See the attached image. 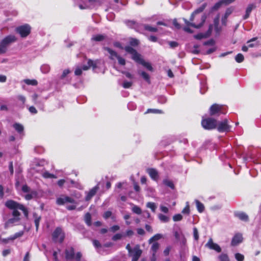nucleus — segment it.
Masks as SVG:
<instances>
[{"instance_id":"35","label":"nucleus","mask_w":261,"mask_h":261,"mask_svg":"<svg viewBox=\"0 0 261 261\" xmlns=\"http://www.w3.org/2000/svg\"><path fill=\"white\" fill-rule=\"evenodd\" d=\"M138 73L140 74L143 78L147 82H150L149 75L144 71H138Z\"/></svg>"},{"instance_id":"52","label":"nucleus","mask_w":261,"mask_h":261,"mask_svg":"<svg viewBox=\"0 0 261 261\" xmlns=\"http://www.w3.org/2000/svg\"><path fill=\"white\" fill-rule=\"evenodd\" d=\"M116 59L118 60L119 64L122 65H124L125 64V59L121 57L120 56H119Z\"/></svg>"},{"instance_id":"37","label":"nucleus","mask_w":261,"mask_h":261,"mask_svg":"<svg viewBox=\"0 0 261 261\" xmlns=\"http://www.w3.org/2000/svg\"><path fill=\"white\" fill-rule=\"evenodd\" d=\"M220 261H230L226 254L222 253L218 256Z\"/></svg>"},{"instance_id":"44","label":"nucleus","mask_w":261,"mask_h":261,"mask_svg":"<svg viewBox=\"0 0 261 261\" xmlns=\"http://www.w3.org/2000/svg\"><path fill=\"white\" fill-rule=\"evenodd\" d=\"M41 70L43 73H46L49 72L50 67L47 65H44L41 66Z\"/></svg>"},{"instance_id":"59","label":"nucleus","mask_w":261,"mask_h":261,"mask_svg":"<svg viewBox=\"0 0 261 261\" xmlns=\"http://www.w3.org/2000/svg\"><path fill=\"white\" fill-rule=\"evenodd\" d=\"M111 215H112V212H110V211H107V212H106L104 213V214L103 215V217L105 219H108V218L111 217Z\"/></svg>"},{"instance_id":"61","label":"nucleus","mask_w":261,"mask_h":261,"mask_svg":"<svg viewBox=\"0 0 261 261\" xmlns=\"http://www.w3.org/2000/svg\"><path fill=\"white\" fill-rule=\"evenodd\" d=\"M93 244L96 248H99L101 247V244L97 240H93Z\"/></svg>"},{"instance_id":"58","label":"nucleus","mask_w":261,"mask_h":261,"mask_svg":"<svg viewBox=\"0 0 261 261\" xmlns=\"http://www.w3.org/2000/svg\"><path fill=\"white\" fill-rule=\"evenodd\" d=\"M199 47V46L197 45H195L194 46V49L191 50V52L194 54H197L199 53V51L198 50V48Z\"/></svg>"},{"instance_id":"6","label":"nucleus","mask_w":261,"mask_h":261,"mask_svg":"<svg viewBox=\"0 0 261 261\" xmlns=\"http://www.w3.org/2000/svg\"><path fill=\"white\" fill-rule=\"evenodd\" d=\"M15 30L21 37L25 38L30 34L31 27L29 24H25L17 27Z\"/></svg>"},{"instance_id":"3","label":"nucleus","mask_w":261,"mask_h":261,"mask_svg":"<svg viewBox=\"0 0 261 261\" xmlns=\"http://www.w3.org/2000/svg\"><path fill=\"white\" fill-rule=\"evenodd\" d=\"M125 50L126 51L132 55V58L136 62L142 64L148 70L151 71H153V68L151 66L150 63L147 62H145L144 60H143L141 58V55L138 53L137 51L133 48L130 46H126L125 47Z\"/></svg>"},{"instance_id":"34","label":"nucleus","mask_w":261,"mask_h":261,"mask_svg":"<svg viewBox=\"0 0 261 261\" xmlns=\"http://www.w3.org/2000/svg\"><path fill=\"white\" fill-rule=\"evenodd\" d=\"M33 216L35 218L34 222H35L36 228V229L37 230L39 227V222L41 220V217L38 216L36 214H34Z\"/></svg>"},{"instance_id":"40","label":"nucleus","mask_w":261,"mask_h":261,"mask_svg":"<svg viewBox=\"0 0 261 261\" xmlns=\"http://www.w3.org/2000/svg\"><path fill=\"white\" fill-rule=\"evenodd\" d=\"M124 235L122 233H118L115 234L112 238V240L114 241H116L119 240H121Z\"/></svg>"},{"instance_id":"24","label":"nucleus","mask_w":261,"mask_h":261,"mask_svg":"<svg viewBox=\"0 0 261 261\" xmlns=\"http://www.w3.org/2000/svg\"><path fill=\"white\" fill-rule=\"evenodd\" d=\"M195 202L196 207H197V209L199 213L203 212L204 211V206L203 204V203L200 202L198 200H195Z\"/></svg>"},{"instance_id":"10","label":"nucleus","mask_w":261,"mask_h":261,"mask_svg":"<svg viewBox=\"0 0 261 261\" xmlns=\"http://www.w3.org/2000/svg\"><path fill=\"white\" fill-rule=\"evenodd\" d=\"M142 253V251L140 249V246L136 245L132 251L129 253V255L132 257V261H138Z\"/></svg>"},{"instance_id":"31","label":"nucleus","mask_w":261,"mask_h":261,"mask_svg":"<svg viewBox=\"0 0 261 261\" xmlns=\"http://www.w3.org/2000/svg\"><path fill=\"white\" fill-rule=\"evenodd\" d=\"M23 234V231H20L15 233L13 236L8 238V240H14L18 238L21 237Z\"/></svg>"},{"instance_id":"22","label":"nucleus","mask_w":261,"mask_h":261,"mask_svg":"<svg viewBox=\"0 0 261 261\" xmlns=\"http://www.w3.org/2000/svg\"><path fill=\"white\" fill-rule=\"evenodd\" d=\"M255 8V5L254 4H249L246 10V14L244 16V19H246L248 18L250 15V14L252 10Z\"/></svg>"},{"instance_id":"1","label":"nucleus","mask_w":261,"mask_h":261,"mask_svg":"<svg viewBox=\"0 0 261 261\" xmlns=\"http://www.w3.org/2000/svg\"><path fill=\"white\" fill-rule=\"evenodd\" d=\"M5 205L8 208L13 210L12 215L14 217L12 218L9 219L5 223V227H9L10 224L18 222L20 220L19 216L20 213L18 212V210H21L25 217H28V211L25 207L12 200H9L6 202Z\"/></svg>"},{"instance_id":"33","label":"nucleus","mask_w":261,"mask_h":261,"mask_svg":"<svg viewBox=\"0 0 261 261\" xmlns=\"http://www.w3.org/2000/svg\"><path fill=\"white\" fill-rule=\"evenodd\" d=\"M234 7H231L227 9L224 14L225 19H227V17L233 12Z\"/></svg>"},{"instance_id":"48","label":"nucleus","mask_w":261,"mask_h":261,"mask_svg":"<svg viewBox=\"0 0 261 261\" xmlns=\"http://www.w3.org/2000/svg\"><path fill=\"white\" fill-rule=\"evenodd\" d=\"M43 176L45 178H56V176L54 174H50L48 172H45L43 173Z\"/></svg>"},{"instance_id":"54","label":"nucleus","mask_w":261,"mask_h":261,"mask_svg":"<svg viewBox=\"0 0 261 261\" xmlns=\"http://www.w3.org/2000/svg\"><path fill=\"white\" fill-rule=\"evenodd\" d=\"M122 73L125 74L126 77L129 79H133L134 78V75L128 72L123 71H122Z\"/></svg>"},{"instance_id":"39","label":"nucleus","mask_w":261,"mask_h":261,"mask_svg":"<svg viewBox=\"0 0 261 261\" xmlns=\"http://www.w3.org/2000/svg\"><path fill=\"white\" fill-rule=\"evenodd\" d=\"M85 221L86 224L88 226H90L91 224V215L89 213H87L85 216Z\"/></svg>"},{"instance_id":"28","label":"nucleus","mask_w":261,"mask_h":261,"mask_svg":"<svg viewBox=\"0 0 261 261\" xmlns=\"http://www.w3.org/2000/svg\"><path fill=\"white\" fill-rule=\"evenodd\" d=\"M160 247V244L157 242H154L152 243L151 247V250L152 252V254L155 255L158 250Z\"/></svg>"},{"instance_id":"43","label":"nucleus","mask_w":261,"mask_h":261,"mask_svg":"<svg viewBox=\"0 0 261 261\" xmlns=\"http://www.w3.org/2000/svg\"><path fill=\"white\" fill-rule=\"evenodd\" d=\"M132 85H133L132 82H128V81H124V82L122 84V87L125 89L130 88Z\"/></svg>"},{"instance_id":"30","label":"nucleus","mask_w":261,"mask_h":261,"mask_svg":"<svg viewBox=\"0 0 261 261\" xmlns=\"http://www.w3.org/2000/svg\"><path fill=\"white\" fill-rule=\"evenodd\" d=\"M105 36L104 35L98 34L93 36L92 37L91 39L95 41H100L103 40L105 39Z\"/></svg>"},{"instance_id":"20","label":"nucleus","mask_w":261,"mask_h":261,"mask_svg":"<svg viewBox=\"0 0 261 261\" xmlns=\"http://www.w3.org/2000/svg\"><path fill=\"white\" fill-rule=\"evenodd\" d=\"M235 216L238 217L240 220L247 222L248 221V215L243 212H237L235 213Z\"/></svg>"},{"instance_id":"38","label":"nucleus","mask_w":261,"mask_h":261,"mask_svg":"<svg viewBox=\"0 0 261 261\" xmlns=\"http://www.w3.org/2000/svg\"><path fill=\"white\" fill-rule=\"evenodd\" d=\"M132 210L133 213L138 215L141 214L142 213L141 209L137 205H133Z\"/></svg>"},{"instance_id":"9","label":"nucleus","mask_w":261,"mask_h":261,"mask_svg":"<svg viewBox=\"0 0 261 261\" xmlns=\"http://www.w3.org/2000/svg\"><path fill=\"white\" fill-rule=\"evenodd\" d=\"M219 132H228L230 130L231 126L228 124L227 119L217 122L216 127Z\"/></svg>"},{"instance_id":"14","label":"nucleus","mask_w":261,"mask_h":261,"mask_svg":"<svg viewBox=\"0 0 261 261\" xmlns=\"http://www.w3.org/2000/svg\"><path fill=\"white\" fill-rule=\"evenodd\" d=\"M103 49L108 53V54H106V55H107L109 59L112 60H115L119 56L118 54L115 51L109 47H104Z\"/></svg>"},{"instance_id":"36","label":"nucleus","mask_w":261,"mask_h":261,"mask_svg":"<svg viewBox=\"0 0 261 261\" xmlns=\"http://www.w3.org/2000/svg\"><path fill=\"white\" fill-rule=\"evenodd\" d=\"M163 184L165 185L166 186L171 188V189H174V184H173L172 181L168 179H165L163 180Z\"/></svg>"},{"instance_id":"55","label":"nucleus","mask_w":261,"mask_h":261,"mask_svg":"<svg viewBox=\"0 0 261 261\" xmlns=\"http://www.w3.org/2000/svg\"><path fill=\"white\" fill-rule=\"evenodd\" d=\"M171 249V246L167 247L164 250V254L165 256H168L169 254V252Z\"/></svg>"},{"instance_id":"42","label":"nucleus","mask_w":261,"mask_h":261,"mask_svg":"<svg viewBox=\"0 0 261 261\" xmlns=\"http://www.w3.org/2000/svg\"><path fill=\"white\" fill-rule=\"evenodd\" d=\"M244 58L242 54H238L235 58L236 61L238 63H241L244 61Z\"/></svg>"},{"instance_id":"45","label":"nucleus","mask_w":261,"mask_h":261,"mask_svg":"<svg viewBox=\"0 0 261 261\" xmlns=\"http://www.w3.org/2000/svg\"><path fill=\"white\" fill-rule=\"evenodd\" d=\"M146 206L150 208L153 212H155L156 206L154 203L150 202H148L146 204Z\"/></svg>"},{"instance_id":"23","label":"nucleus","mask_w":261,"mask_h":261,"mask_svg":"<svg viewBox=\"0 0 261 261\" xmlns=\"http://www.w3.org/2000/svg\"><path fill=\"white\" fill-rule=\"evenodd\" d=\"M88 66L84 65L82 67V70H87L90 67H93V68L96 67V63L91 60H89L88 61Z\"/></svg>"},{"instance_id":"2","label":"nucleus","mask_w":261,"mask_h":261,"mask_svg":"<svg viewBox=\"0 0 261 261\" xmlns=\"http://www.w3.org/2000/svg\"><path fill=\"white\" fill-rule=\"evenodd\" d=\"M206 6V3H204L203 4L198 8L196 9L192 14L189 21L185 18L184 19L185 23L187 25L184 28V30L185 31L190 33H192L193 31L189 28V27L191 26L195 29H199L203 25L204 22L205 21V16L203 15L201 16L200 22L199 23H198L197 21H195V17L197 14L202 12L205 9Z\"/></svg>"},{"instance_id":"47","label":"nucleus","mask_w":261,"mask_h":261,"mask_svg":"<svg viewBox=\"0 0 261 261\" xmlns=\"http://www.w3.org/2000/svg\"><path fill=\"white\" fill-rule=\"evenodd\" d=\"M36 195V193L34 191H31L30 193L27 194L25 196V198L27 200H30Z\"/></svg>"},{"instance_id":"17","label":"nucleus","mask_w":261,"mask_h":261,"mask_svg":"<svg viewBox=\"0 0 261 261\" xmlns=\"http://www.w3.org/2000/svg\"><path fill=\"white\" fill-rule=\"evenodd\" d=\"M242 241V235L241 233H237L233 237L231 240V245L233 246H236L241 243Z\"/></svg>"},{"instance_id":"27","label":"nucleus","mask_w":261,"mask_h":261,"mask_svg":"<svg viewBox=\"0 0 261 261\" xmlns=\"http://www.w3.org/2000/svg\"><path fill=\"white\" fill-rule=\"evenodd\" d=\"M163 238V235L160 233H157L151 237L149 240V244H151L154 241H158Z\"/></svg>"},{"instance_id":"16","label":"nucleus","mask_w":261,"mask_h":261,"mask_svg":"<svg viewBox=\"0 0 261 261\" xmlns=\"http://www.w3.org/2000/svg\"><path fill=\"white\" fill-rule=\"evenodd\" d=\"M99 189L98 185L91 189L89 192H86L87 195L85 197L86 201H89L96 193Z\"/></svg>"},{"instance_id":"11","label":"nucleus","mask_w":261,"mask_h":261,"mask_svg":"<svg viewBox=\"0 0 261 261\" xmlns=\"http://www.w3.org/2000/svg\"><path fill=\"white\" fill-rule=\"evenodd\" d=\"M56 202L58 205H63L66 203H74L75 200L70 197L62 195L57 199Z\"/></svg>"},{"instance_id":"57","label":"nucleus","mask_w":261,"mask_h":261,"mask_svg":"<svg viewBox=\"0 0 261 261\" xmlns=\"http://www.w3.org/2000/svg\"><path fill=\"white\" fill-rule=\"evenodd\" d=\"M82 69L81 68H80V67H77L76 69H75V70L74 71V73L76 75H80L82 74Z\"/></svg>"},{"instance_id":"26","label":"nucleus","mask_w":261,"mask_h":261,"mask_svg":"<svg viewBox=\"0 0 261 261\" xmlns=\"http://www.w3.org/2000/svg\"><path fill=\"white\" fill-rule=\"evenodd\" d=\"M15 129L19 133H21L24 129L23 125L20 123H15L13 125Z\"/></svg>"},{"instance_id":"53","label":"nucleus","mask_w":261,"mask_h":261,"mask_svg":"<svg viewBox=\"0 0 261 261\" xmlns=\"http://www.w3.org/2000/svg\"><path fill=\"white\" fill-rule=\"evenodd\" d=\"M223 4V3L222 2V1H221L220 2H218V3H217L212 8V10H217L218 9H219L220 8V7L221 6V5Z\"/></svg>"},{"instance_id":"32","label":"nucleus","mask_w":261,"mask_h":261,"mask_svg":"<svg viewBox=\"0 0 261 261\" xmlns=\"http://www.w3.org/2000/svg\"><path fill=\"white\" fill-rule=\"evenodd\" d=\"M158 218L162 222H167L169 220V217L162 214H159L158 215Z\"/></svg>"},{"instance_id":"62","label":"nucleus","mask_w":261,"mask_h":261,"mask_svg":"<svg viewBox=\"0 0 261 261\" xmlns=\"http://www.w3.org/2000/svg\"><path fill=\"white\" fill-rule=\"evenodd\" d=\"M29 111L33 114H36L37 113L36 109L33 106H31L29 108Z\"/></svg>"},{"instance_id":"18","label":"nucleus","mask_w":261,"mask_h":261,"mask_svg":"<svg viewBox=\"0 0 261 261\" xmlns=\"http://www.w3.org/2000/svg\"><path fill=\"white\" fill-rule=\"evenodd\" d=\"M147 173L150 177L154 180H157L159 178L158 171L154 169L150 168L147 169Z\"/></svg>"},{"instance_id":"25","label":"nucleus","mask_w":261,"mask_h":261,"mask_svg":"<svg viewBox=\"0 0 261 261\" xmlns=\"http://www.w3.org/2000/svg\"><path fill=\"white\" fill-rule=\"evenodd\" d=\"M257 39V37H254V38H252V39H251L250 40H248L247 41V43H249L248 47H254L258 46L259 45L258 42H256L254 43H251L252 42H254V41H256Z\"/></svg>"},{"instance_id":"19","label":"nucleus","mask_w":261,"mask_h":261,"mask_svg":"<svg viewBox=\"0 0 261 261\" xmlns=\"http://www.w3.org/2000/svg\"><path fill=\"white\" fill-rule=\"evenodd\" d=\"M219 16H217L216 18H215L214 20V24H212L213 26H214L215 31L217 34H219L221 30V27H219Z\"/></svg>"},{"instance_id":"13","label":"nucleus","mask_w":261,"mask_h":261,"mask_svg":"<svg viewBox=\"0 0 261 261\" xmlns=\"http://www.w3.org/2000/svg\"><path fill=\"white\" fill-rule=\"evenodd\" d=\"M205 247L212 250H214L217 252L221 251V248L219 245L215 243L212 238H210L207 243L205 244Z\"/></svg>"},{"instance_id":"5","label":"nucleus","mask_w":261,"mask_h":261,"mask_svg":"<svg viewBox=\"0 0 261 261\" xmlns=\"http://www.w3.org/2000/svg\"><path fill=\"white\" fill-rule=\"evenodd\" d=\"M201 125L205 129H213L216 128L217 121L216 119L212 118L203 119L201 121Z\"/></svg>"},{"instance_id":"51","label":"nucleus","mask_w":261,"mask_h":261,"mask_svg":"<svg viewBox=\"0 0 261 261\" xmlns=\"http://www.w3.org/2000/svg\"><path fill=\"white\" fill-rule=\"evenodd\" d=\"M193 234L195 240L197 241L199 239V234L198 230L196 227L193 228Z\"/></svg>"},{"instance_id":"4","label":"nucleus","mask_w":261,"mask_h":261,"mask_svg":"<svg viewBox=\"0 0 261 261\" xmlns=\"http://www.w3.org/2000/svg\"><path fill=\"white\" fill-rule=\"evenodd\" d=\"M16 37L13 35H10L4 38L0 42V49H2L3 54L7 52V46L11 43L16 41Z\"/></svg>"},{"instance_id":"50","label":"nucleus","mask_w":261,"mask_h":261,"mask_svg":"<svg viewBox=\"0 0 261 261\" xmlns=\"http://www.w3.org/2000/svg\"><path fill=\"white\" fill-rule=\"evenodd\" d=\"M235 258L238 261H243L244 259V256L243 255L237 253L235 254Z\"/></svg>"},{"instance_id":"8","label":"nucleus","mask_w":261,"mask_h":261,"mask_svg":"<svg viewBox=\"0 0 261 261\" xmlns=\"http://www.w3.org/2000/svg\"><path fill=\"white\" fill-rule=\"evenodd\" d=\"M53 240L55 242L62 243L65 238V234L62 229L57 227L52 234Z\"/></svg>"},{"instance_id":"15","label":"nucleus","mask_w":261,"mask_h":261,"mask_svg":"<svg viewBox=\"0 0 261 261\" xmlns=\"http://www.w3.org/2000/svg\"><path fill=\"white\" fill-rule=\"evenodd\" d=\"M213 30V25H210L208 31L205 33H200L197 35H194V38L196 39H201L209 37Z\"/></svg>"},{"instance_id":"63","label":"nucleus","mask_w":261,"mask_h":261,"mask_svg":"<svg viewBox=\"0 0 261 261\" xmlns=\"http://www.w3.org/2000/svg\"><path fill=\"white\" fill-rule=\"evenodd\" d=\"M139 43V41L138 40L135 39H132L131 41H130V44L132 45H137Z\"/></svg>"},{"instance_id":"60","label":"nucleus","mask_w":261,"mask_h":261,"mask_svg":"<svg viewBox=\"0 0 261 261\" xmlns=\"http://www.w3.org/2000/svg\"><path fill=\"white\" fill-rule=\"evenodd\" d=\"M22 190L24 192H30V188L27 185H23L22 187Z\"/></svg>"},{"instance_id":"21","label":"nucleus","mask_w":261,"mask_h":261,"mask_svg":"<svg viewBox=\"0 0 261 261\" xmlns=\"http://www.w3.org/2000/svg\"><path fill=\"white\" fill-rule=\"evenodd\" d=\"M74 252L73 248L71 247L68 249H66L65 251L66 258L67 259H73L74 257Z\"/></svg>"},{"instance_id":"12","label":"nucleus","mask_w":261,"mask_h":261,"mask_svg":"<svg viewBox=\"0 0 261 261\" xmlns=\"http://www.w3.org/2000/svg\"><path fill=\"white\" fill-rule=\"evenodd\" d=\"M99 5V2L97 0H88L84 5H80L81 9H91Z\"/></svg>"},{"instance_id":"7","label":"nucleus","mask_w":261,"mask_h":261,"mask_svg":"<svg viewBox=\"0 0 261 261\" xmlns=\"http://www.w3.org/2000/svg\"><path fill=\"white\" fill-rule=\"evenodd\" d=\"M223 106L218 104L213 105L210 108L209 112L211 116H219L221 114H225L223 110Z\"/></svg>"},{"instance_id":"56","label":"nucleus","mask_w":261,"mask_h":261,"mask_svg":"<svg viewBox=\"0 0 261 261\" xmlns=\"http://www.w3.org/2000/svg\"><path fill=\"white\" fill-rule=\"evenodd\" d=\"M119 229H120V227L117 225H115L112 226L110 228V230L112 231V232H116V231H118V230H119Z\"/></svg>"},{"instance_id":"29","label":"nucleus","mask_w":261,"mask_h":261,"mask_svg":"<svg viewBox=\"0 0 261 261\" xmlns=\"http://www.w3.org/2000/svg\"><path fill=\"white\" fill-rule=\"evenodd\" d=\"M24 83L29 85L36 86L38 82L36 80L25 79L23 80Z\"/></svg>"},{"instance_id":"41","label":"nucleus","mask_w":261,"mask_h":261,"mask_svg":"<svg viewBox=\"0 0 261 261\" xmlns=\"http://www.w3.org/2000/svg\"><path fill=\"white\" fill-rule=\"evenodd\" d=\"M144 29H145V30L148 31L149 32H156L158 31L157 28L152 27L149 25H145Z\"/></svg>"},{"instance_id":"49","label":"nucleus","mask_w":261,"mask_h":261,"mask_svg":"<svg viewBox=\"0 0 261 261\" xmlns=\"http://www.w3.org/2000/svg\"><path fill=\"white\" fill-rule=\"evenodd\" d=\"M182 219V216L181 214H176L173 217V220L174 221H179Z\"/></svg>"},{"instance_id":"46","label":"nucleus","mask_w":261,"mask_h":261,"mask_svg":"<svg viewBox=\"0 0 261 261\" xmlns=\"http://www.w3.org/2000/svg\"><path fill=\"white\" fill-rule=\"evenodd\" d=\"M182 213L183 214H187L188 215L190 213V207H189V204L188 202H186V205L185 207L182 210Z\"/></svg>"},{"instance_id":"64","label":"nucleus","mask_w":261,"mask_h":261,"mask_svg":"<svg viewBox=\"0 0 261 261\" xmlns=\"http://www.w3.org/2000/svg\"><path fill=\"white\" fill-rule=\"evenodd\" d=\"M70 72V71L68 69H65L63 71L62 74L61 75V78L63 79Z\"/></svg>"}]
</instances>
